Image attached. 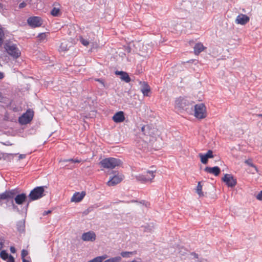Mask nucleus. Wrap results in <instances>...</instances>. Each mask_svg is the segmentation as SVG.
Masks as SVG:
<instances>
[{
  "label": "nucleus",
  "instance_id": "14",
  "mask_svg": "<svg viewBox=\"0 0 262 262\" xmlns=\"http://www.w3.org/2000/svg\"><path fill=\"white\" fill-rule=\"evenodd\" d=\"M249 21V18L245 14H239L236 19L235 23L237 24H240L244 25Z\"/></svg>",
  "mask_w": 262,
  "mask_h": 262
},
{
  "label": "nucleus",
  "instance_id": "20",
  "mask_svg": "<svg viewBox=\"0 0 262 262\" xmlns=\"http://www.w3.org/2000/svg\"><path fill=\"white\" fill-rule=\"evenodd\" d=\"M141 83V91L144 96H148V94L150 92V89L149 86L146 82H143Z\"/></svg>",
  "mask_w": 262,
  "mask_h": 262
},
{
  "label": "nucleus",
  "instance_id": "42",
  "mask_svg": "<svg viewBox=\"0 0 262 262\" xmlns=\"http://www.w3.org/2000/svg\"><path fill=\"white\" fill-rule=\"evenodd\" d=\"M4 243V240L2 238H0V250L2 249Z\"/></svg>",
  "mask_w": 262,
  "mask_h": 262
},
{
  "label": "nucleus",
  "instance_id": "15",
  "mask_svg": "<svg viewBox=\"0 0 262 262\" xmlns=\"http://www.w3.org/2000/svg\"><path fill=\"white\" fill-rule=\"evenodd\" d=\"M85 195L84 191L81 192H77L74 193L71 199V202L78 203L80 202Z\"/></svg>",
  "mask_w": 262,
  "mask_h": 262
},
{
  "label": "nucleus",
  "instance_id": "1",
  "mask_svg": "<svg viewBox=\"0 0 262 262\" xmlns=\"http://www.w3.org/2000/svg\"><path fill=\"white\" fill-rule=\"evenodd\" d=\"M174 108L180 112L183 111L189 112L192 109L193 104L187 98L180 97L176 100Z\"/></svg>",
  "mask_w": 262,
  "mask_h": 262
},
{
  "label": "nucleus",
  "instance_id": "16",
  "mask_svg": "<svg viewBox=\"0 0 262 262\" xmlns=\"http://www.w3.org/2000/svg\"><path fill=\"white\" fill-rule=\"evenodd\" d=\"M113 121L116 123H120L124 121L125 117L122 111H119L114 114L113 117Z\"/></svg>",
  "mask_w": 262,
  "mask_h": 262
},
{
  "label": "nucleus",
  "instance_id": "6",
  "mask_svg": "<svg viewBox=\"0 0 262 262\" xmlns=\"http://www.w3.org/2000/svg\"><path fill=\"white\" fill-rule=\"evenodd\" d=\"M207 111L205 105L203 103L194 106V116L198 119H202L207 117Z\"/></svg>",
  "mask_w": 262,
  "mask_h": 262
},
{
  "label": "nucleus",
  "instance_id": "9",
  "mask_svg": "<svg viewBox=\"0 0 262 262\" xmlns=\"http://www.w3.org/2000/svg\"><path fill=\"white\" fill-rule=\"evenodd\" d=\"M124 177L122 174L117 173L114 176L111 177L109 181L107 182L108 186H113L120 183L123 179Z\"/></svg>",
  "mask_w": 262,
  "mask_h": 262
},
{
  "label": "nucleus",
  "instance_id": "53",
  "mask_svg": "<svg viewBox=\"0 0 262 262\" xmlns=\"http://www.w3.org/2000/svg\"><path fill=\"white\" fill-rule=\"evenodd\" d=\"M257 116L258 117H262V114H257Z\"/></svg>",
  "mask_w": 262,
  "mask_h": 262
},
{
  "label": "nucleus",
  "instance_id": "33",
  "mask_svg": "<svg viewBox=\"0 0 262 262\" xmlns=\"http://www.w3.org/2000/svg\"><path fill=\"white\" fill-rule=\"evenodd\" d=\"M256 198L258 200L262 201V190L256 195Z\"/></svg>",
  "mask_w": 262,
  "mask_h": 262
},
{
  "label": "nucleus",
  "instance_id": "41",
  "mask_svg": "<svg viewBox=\"0 0 262 262\" xmlns=\"http://www.w3.org/2000/svg\"><path fill=\"white\" fill-rule=\"evenodd\" d=\"M96 80L98 81L99 82H100L102 85V86L103 87L105 86L104 82V81H103L102 79H96Z\"/></svg>",
  "mask_w": 262,
  "mask_h": 262
},
{
  "label": "nucleus",
  "instance_id": "50",
  "mask_svg": "<svg viewBox=\"0 0 262 262\" xmlns=\"http://www.w3.org/2000/svg\"><path fill=\"white\" fill-rule=\"evenodd\" d=\"M50 212H51V211H50V210L47 211H45V212H43V215H46V214H48V213H50Z\"/></svg>",
  "mask_w": 262,
  "mask_h": 262
},
{
  "label": "nucleus",
  "instance_id": "47",
  "mask_svg": "<svg viewBox=\"0 0 262 262\" xmlns=\"http://www.w3.org/2000/svg\"><path fill=\"white\" fill-rule=\"evenodd\" d=\"M25 158V155H23V154H21L19 155V159H24Z\"/></svg>",
  "mask_w": 262,
  "mask_h": 262
},
{
  "label": "nucleus",
  "instance_id": "26",
  "mask_svg": "<svg viewBox=\"0 0 262 262\" xmlns=\"http://www.w3.org/2000/svg\"><path fill=\"white\" fill-rule=\"evenodd\" d=\"M4 38V32L2 26L0 25V47L2 45Z\"/></svg>",
  "mask_w": 262,
  "mask_h": 262
},
{
  "label": "nucleus",
  "instance_id": "10",
  "mask_svg": "<svg viewBox=\"0 0 262 262\" xmlns=\"http://www.w3.org/2000/svg\"><path fill=\"white\" fill-rule=\"evenodd\" d=\"M222 180L226 183L229 187H233L236 184V180L230 174H225Z\"/></svg>",
  "mask_w": 262,
  "mask_h": 262
},
{
  "label": "nucleus",
  "instance_id": "40",
  "mask_svg": "<svg viewBox=\"0 0 262 262\" xmlns=\"http://www.w3.org/2000/svg\"><path fill=\"white\" fill-rule=\"evenodd\" d=\"M26 4L25 2H22L19 5V8L20 9L26 7Z\"/></svg>",
  "mask_w": 262,
  "mask_h": 262
},
{
  "label": "nucleus",
  "instance_id": "56",
  "mask_svg": "<svg viewBox=\"0 0 262 262\" xmlns=\"http://www.w3.org/2000/svg\"><path fill=\"white\" fill-rule=\"evenodd\" d=\"M1 99H2V96H1V95H0V101L1 100Z\"/></svg>",
  "mask_w": 262,
  "mask_h": 262
},
{
  "label": "nucleus",
  "instance_id": "21",
  "mask_svg": "<svg viewBox=\"0 0 262 262\" xmlns=\"http://www.w3.org/2000/svg\"><path fill=\"white\" fill-rule=\"evenodd\" d=\"M116 74L120 75V78L122 80L125 81L126 82H129L130 81L128 74L125 72L122 71H116Z\"/></svg>",
  "mask_w": 262,
  "mask_h": 262
},
{
  "label": "nucleus",
  "instance_id": "8",
  "mask_svg": "<svg viewBox=\"0 0 262 262\" xmlns=\"http://www.w3.org/2000/svg\"><path fill=\"white\" fill-rule=\"evenodd\" d=\"M27 23L32 28H36L42 25V20L39 17L32 16L28 18Z\"/></svg>",
  "mask_w": 262,
  "mask_h": 262
},
{
  "label": "nucleus",
  "instance_id": "48",
  "mask_svg": "<svg viewBox=\"0 0 262 262\" xmlns=\"http://www.w3.org/2000/svg\"><path fill=\"white\" fill-rule=\"evenodd\" d=\"M4 74L2 72H0V79H2L4 78Z\"/></svg>",
  "mask_w": 262,
  "mask_h": 262
},
{
  "label": "nucleus",
  "instance_id": "22",
  "mask_svg": "<svg viewBox=\"0 0 262 262\" xmlns=\"http://www.w3.org/2000/svg\"><path fill=\"white\" fill-rule=\"evenodd\" d=\"M194 53L195 55L199 54L201 52L204 50L205 47L201 42H199L195 44L194 48Z\"/></svg>",
  "mask_w": 262,
  "mask_h": 262
},
{
  "label": "nucleus",
  "instance_id": "18",
  "mask_svg": "<svg viewBox=\"0 0 262 262\" xmlns=\"http://www.w3.org/2000/svg\"><path fill=\"white\" fill-rule=\"evenodd\" d=\"M61 6L59 4H54L51 11V14L53 16H59L61 14Z\"/></svg>",
  "mask_w": 262,
  "mask_h": 262
},
{
  "label": "nucleus",
  "instance_id": "2",
  "mask_svg": "<svg viewBox=\"0 0 262 262\" xmlns=\"http://www.w3.org/2000/svg\"><path fill=\"white\" fill-rule=\"evenodd\" d=\"M4 49L6 52L14 59L18 58L21 55L20 50L15 43L6 42L4 45Z\"/></svg>",
  "mask_w": 262,
  "mask_h": 262
},
{
  "label": "nucleus",
  "instance_id": "37",
  "mask_svg": "<svg viewBox=\"0 0 262 262\" xmlns=\"http://www.w3.org/2000/svg\"><path fill=\"white\" fill-rule=\"evenodd\" d=\"M7 262H14V259L13 257L11 255H10L8 259H7Z\"/></svg>",
  "mask_w": 262,
  "mask_h": 262
},
{
  "label": "nucleus",
  "instance_id": "29",
  "mask_svg": "<svg viewBox=\"0 0 262 262\" xmlns=\"http://www.w3.org/2000/svg\"><path fill=\"white\" fill-rule=\"evenodd\" d=\"M79 39L80 42L84 46H88L90 43V41L88 40L84 39L81 36L80 37Z\"/></svg>",
  "mask_w": 262,
  "mask_h": 262
},
{
  "label": "nucleus",
  "instance_id": "36",
  "mask_svg": "<svg viewBox=\"0 0 262 262\" xmlns=\"http://www.w3.org/2000/svg\"><path fill=\"white\" fill-rule=\"evenodd\" d=\"M74 159H61L59 161V162H73V160Z\"/></svg>",
  "mask_w": 262,
  "mask_h": 262
},
{
  "label": "nucleus",
  "instance_id": "55",
  "mask_svg": "<svg viewBox=\"0 0 262 262\" xmlns=\"http://www.w3.org/2000/svg\"><path fill=\"white\" fill-rule=\"evenodd\" d=\"M88 262H94V261H93V259H92V260H91L89 261Z\"/></svg>",
  "mask_w": 262,
  "mask_h": 262
},
{
  "label": "nucleus",
  "instance_id": "11",
  "mask_svg": "<svg viewBox=\"0 0 262 262\" xmlns=\"http://www.w3.org/2000/svg\"><path fill=\"white\" fill-rule=\"evenodd\" d=\"M16 191L15 189H12L9 191H6L5 192L0 194V205H2V201L7 200L8 199L13 198L16 194Z\"/></svg>",
  "mask_w": 262,
  "mask_h": 262
},
{
  "label": "nucleus",
  "instance_id": "24",
  "mask_svg": "<svg viewBox=\"0 0 262 262\" xmlns=\"http://www.w3.org/2000/svg\"><path fill=\"white\" fill-rule=\"evenodd\" d=\"M245 163H246L248 165L253 167L254 168V171H252V173H254V172H257L258 169L257 167L253 164L252 160L248 159L245 161Z\"/></svg>",
  "mask_w": 262,
  "mask_h": 262
},
{
  "label": "nucleus",
  "instance_id": "34",
  "mask_svg": "<svg viewBox=\"0 0 262 262\" xmlns=\"http://www.w3.org/2000/svg\"><path fill=\"white\" fill-rule=\"evenodd\" d=\"M21 258H25L28 255V252L27 250L23 249L21 251Z\"/></svg>",
  "mask_w": 262,
  "mask_h": 262
},
{
  "label": "nucleus",
  "instance_id": "12",
  "mask_svg": "<svg viewBox=\"0 0 262 262\" xmlns=\"http://www.w3.org/2000/svg\"><path fill=\"white\" fill-rule=\"evenodd\" d=\"M96 238V234L93 231H89L83 233L81 235V239L85 242H94Z\"/></svg>",
  "mask_w": 262,
  "mask_h": 262
},
{
  "label": "nucleus",
  "instance_id": "39",
  "mask_svg": "<svg viewBox=\"0 0 262 262\" xmlns=\"http://www.w3.org/2000/svg\"><path fill=\"white\" fill-rule=\"evenodd\" d=\"M101 261H102L104 259H105L107 257V255L106 254H104L102 256H99Z\"/></svg>",
  "mask_w": 262,
  "mask_h": 262
},
{
  "label": "nucleus",
  "instance_id": "28",
  "mask_svg": "<svg viewBox=\"0 0 262 262\" xmlns=\"http://www.w3.org/2000/svg\"><path fill=\"white\" fill-rule=\"evenodd\" d=\"M17 229L19 231L21 232L24 230L25 225L24 222L23 221L19 222L17 225Z\"/></svg>",
  "mask_w": 262,
  "mask_h": 262
},
{
  "label": "nucleus",
  "instance_id": "46",
  "mask_svg": "<svg viewBox=\"0 0 262 262\" xmlns=\"http://www.w3.org/2000/svg\"><path fill=\"white\" fill-rule=\"evenodd\" d=\"M80 162V160L78 159H74L73 160V163H79Z\"/></svg>",
  "mask_w": 262,
  "mask_h": 262
},
{
  "label": "nucleus",
  "instance_id": "27",
  "mask_svg": "<svg viewBox=\"0 0 262 262\" xmlns=\"http://www.w3.org/2000/svg\"><path fill=\"white\" fill-rule=\"evenodd\" d=\"M9 256L5 250H2L0 253V256L4 260L8 259Z\"/></svg>",
  "mask_w": 262,
  "mask_h": 262
},
{
  "label": "nucleus",
  "instance_id": "38",
  "mask_svg": "<svg viewBox=\"0 0 262 262\" xmlns=\"http://www.w3.org/2000/svg\"><path fill=\"white\" fill-rule=\"evenodd\" d=\"M94 262H102L99 256H97L93 259Z\"/></svg>",
  "mask_w": 262,
  "mask_h": 262
},
{
  "label": "nucleus",
  "instance_id": "3",
  "mask_svg": "<svg viewBox=\"0 0 262 262\" xmlns=\"http://www.w3.org/2000/svg\"><path fill=\"white\" fill-rule=\"evenodd\" d=\"M102 167L106 169H114L122 164L121 161L115 158H107L102 160L100 162Z\"/></svg>",
  "mask_w": 262,
  "mask_h": 262
},
{
  "label": "nucleus",
  "instance_id": "43",
  "mask_svg": "<svg viewBox=\"0 0 262 262\" xmlns=\"http://www.w3.org/2000/svg\"><path fill=\"white\" fill-rule=\"evenodd\" d=\"M186 249L184 248H182L180 252L181 253V255H184L185 253Z\"/></svg>",
  "mask_w": 262,
  "mask_h": 262
},
{
  "label": "nucleus",
  "instance_id": "31",
  "mask_svg": "<svg viewBox=\"0 0 262 262\" xmlns=\"http://www.w3.org/2000/svg\"><path fill=\"white\" fill-rule=\"evenodd\" d=\"M37 37H38V38H39V40H45L46 39V34L45 33H40L38 35Z\"/></svg>",
  "mask_w": 262,
  "mask_h": 262
},
{
  "label": "nucleus",
  "instance_id": "44",
  "mask_svg": "<svg viewBox=\"0 0 262 262\" xmlns=\"http://www.w3.org/2000/svg\"><path fill=\"white\" fill-rule=\"evenodd\" d=\"M10 249V251L13 253H14L16 251L15 248L14 247H11Z\"/></svg>",
  "mask_w": 262,
  "mask_h": 262
},
{
  "label": "nucleus",
  "instance_id": "4",
  "mask_svg": "<svg viewBox=\"0 0 262 262\" xmlns=\"http://www.w3.org/2000/svg\"><path fill=\"white\" fill-rule=\"evenodd\" d=\"M156 170H147L145 174H139L135 176L136 179L141 183H151L155 177Z\"/></svg>",
  "mask_w": 262,
  "mask_h": 262
},
{
  "label": "nucleus",
  "instance_id": "19",
  "mask_svg": "<svg viewBox=\"0 0 262 262\" xmlns=\"http://www.w3.org/2000/svg\"><path fill=\"white\" fill-rule=\"evenodd\" d=\"M27 195L25 193H22L16 195L14 198V201L16 204L18 205H22L26 201Z\"/></svg>",
  "mask_w": 262,
  "mask_h": 262
},
{
  "label": "nucleus",
  "instance_id": "32",
  "mask_svg": "<svg viewBox=\"0 0 262 262\" xmlns=\"http://www.w3.org/2000/svg\"><path fill=\"white\" fill-rule=\"evenodd\" d=\"M68 50V47L67 46H65V44L63 42L61 43L60 46V50L61 51H64Z\"/></svg>",
  "mask_w": 262,
  "mask_h": 262
},
{
  "label": "nucleus",
  "instance_id": "13",
  "mask_svg": "<svg viewBox=\"0 0 262 262\" xmlns=\"http://www.w3.org/2000/svg\"><path fill=\"white\" fill-rule=\"evenodd\" d=\"M199 156L201 159V161L203 164H207L209 158H213V152L211 150H209L206 154H203L200 153Z\"/></svg>",
  "mask_w": 262,
  "mask_h": 262
},
{
  "label": "nucleus",
  "instance_id": "49",
  "mask_svg": "<svg viewBox=\"0 0 262 262\" xmlns=\"http://www.w3.org/2000/svg\"><path fill=\"white\" fill-rule=\"evenodd\" d=\"M12 204H13V208L14 209H17V210H18V208H17V206H15L14 204H13V201L12 202Z\"/></svg>",
  "mask_w": 262,
  "mask_h": 262
},
{
  "label": "nucleus",
  "instance_id": "45",
  "mask_svg": "<svg viewBox=\"0 0 262 262\" xmlns=\"http://www.w3.org/2000/svg\"><path fill=\"white\" fill-rule=\"evenodd\" d=\"M5 154L0 152V160L4 158Z\"/></svg>",
  "mask_w": 262,
  "mask_h": 262
},
{
  "label": "nucleus",
  "instance_id": "23",
  "mask_svg": "<svg viewBox=\"0 0 262 262\" xmlns=\"http://www.w3.org/2000/svg\"><path fill=\"white\" fill-rule=\"evenodd\" d=\"M203 186L201 185V182H199L196 188V192L199 196H203L204 195L203 192L202 191Z\"/></svg>",
  "mask_w": 262,
  "mask_h": 262
},
{
  "label": "nucleus",
  "instance_id": "25",
  "mask_svg": "<svg viewBox=\"0 0 262 262\" xmlns=\"http://www.w3.org/2000/svg\"><path fill=\"white\" fill-rule=\"evenodd\" d=\"M121 260V257L120 256H116L106 259L104 262H120Z\"/></svg>",
  "mask_w": 262,
  "mask_h": 262
},
{
  "label": "nucleus",
  "instance_id": "30",
  "mask_svg": "<svg viewBox=\"0 0 262 262\" xmlns=\"http://www.w3.org/2000/svg\"><path fill=\"white\" fill-rule=\"evenodd\" d=\"M134 253L133 252H122L121 253V255L123 257H130V255L131 254H133Z\"/></svg>",
  "mask_w": 262,
  "mask_h": 262
},
{
  "label": "nucleus",
  "instance_id": "35",
  "mask_svg": "<svg viewBox=\"0 0 262 262\" xmlns=\"http://www.w3.org/2000/svg\"><path fill=\"white\" fill-rule=\"evenodd\" d=\"M191 256H193L192 258H197V259H199V256L197 254L195 253H191L190 254ZM198 262H201V260H200V259H198Z\"/></svg>",
  "mask_w": 262,
  "mask_h": 262
},
{
  "label": "nucleus",
  "instance_id": "52",
  "mask_svg": "<svg viewBox=\"0 0 262 262\" xmlns=\"http://www.w3.org/2000/svg\"><path fill=\"white\" fill-rule=\"evenodd\" d=\"M23 259V262H29V261L26 259H25V258H22Z\"/></svg>",
  "mask_w": 262,
  "mask_h": 262
},
{
  "label": "nucleus",
  "instance_id": "5",
  "mask_svg": "<svg viewBox=\"0 0 262 262\" xmlns=\"http://www.w3.org/2000/svg\"><path fill=\"white\" fill-rule=\"evenodd\" d=\"M46 188H47L46 186H39L32 190L28 196L30 201H35L43 196L45 195L44 192Z\"/></svg>",
  "mask_w": 262,
  "mask_h": 262
},
{
  "label": "nucleus",
  "instance_id": "54",
  "mask_svg": "<svg viewBox=\"0 0 262 262\" xmlns=\"http://www.w3.org/2000/svg\"><path fill=\"white\" fill-rule=\"evenodd\" d=\"M144 127H145L144 126H143V127H142V132H143V131H144Z\"/></svg>",
  "mask_w": 262,
  "mask_h": 262
},
{
  "label": "nucleus",
  "instance_id": "7",
  "mask_svg": "<svg viewBox=\"0 0 262 262\" xmlns=\"http://www.w3.org/2000/svg\"><path fill=\"white\" fill-rule=\"evenodd\" d=\"M34 116L33 111L28 110L18 118V122L21 125L29 123L32 119Z\"/></svg>",
  "mask_w": 262,
  "mask_h": 262
},
{
  "label": "nucleus",
  "instance_id": "17",
  "mask_svg": "<svg viewBox=\"0 0 262 262\" xmlns=\"http://www.w3.org/2000/svg\"><path fill=\"white\" fill-rule=\"evenodd\" d=\"M204 170L207 173L213 174L215 176H217L221 172V169L217 166H214L213 167H206L204 169Z\"/></svg>",
  "mask_w": 262,
  "mask_h": 262
},
{
  "label": "nucleus",
  "instance_id": "51",
  "mask_svg": "<svg viewBox=\"0 0 262 262\" xmlns=\"http://www.w3.org/2000/svg\"><path fill=\"white\" fill-rule=\"evenodd\" d=\"M3 10V5L0 3V11H2Z\"/></svg>",
  "mask_w": 262,
  "mask_h": 262
}]
</instances>
